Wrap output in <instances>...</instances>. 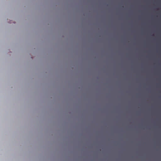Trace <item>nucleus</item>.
Instances as JSON below:
<instances>
[{
	"label": "nucleus",
	"mask_w": 161,
	"mask_h": 161,
	"mask_svg": "<svg viewBox=\"0 0 161 161\" xmlns=\"http://www.w3.org/2000/svg\"><path fill=\"white\" fill-rule=\"evenodd\" d=\"M140 11L141 12V10H140V9H139V12L140 13Z\"/></svg>",
	"instance_id": "obj_2"
},
{
	"label": "nucleus",
	"mask_w": 161,
	"mask_h": 161,
	"mask_svg": "<svg viewBox=\"0 0 161 161\" xmlns=\"http://www.w3.org/2000/svg\"><path fill=\"white\" fill-rule=\"evenodd\" d=\"M140 58V57L139 56V58Z\"/></svg>",
	"instance_id": "obj_3"
},
{
	"label": "nucleus",
	"mask_w": 161,
	"mask_h": 161,
	"mask_svg": "<svg viewBox=\"0 0 161 161\" xmlns=\"http://www.w3.org/2000/svg\"><path fill=\"white\" fill-rule=\"evenodd\" d=\"M141 19V15H139V19Z\"/></svg>",
	"instance_id": "obj_1"
}]
</instances>
